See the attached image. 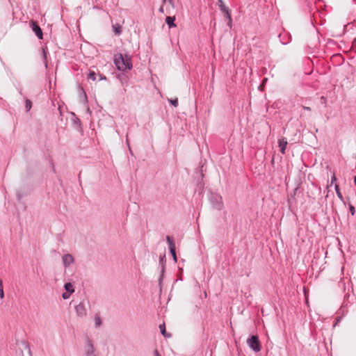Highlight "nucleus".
I'll return each instance as SVG.
<instances>
[{
    "mask_svg": "<svg viewBox=\"0 0 356 356\" xmlns=\"http://www.w3.org/2000/svg\"><path fill=\"white\" fill-rule=\"evenodd\" d=\"M114 63L120 71L130 70L132 68V61L130 56L118 54L115 56Z\"/></svg>",
    "mask_w": 356,
    "mask_h": 356,
    "instance_id": "f257e3e1",
    "label": "nucleus"
},
{
    "mask_svg": "<svg viewBox=\"0 0 356 356\" xmlns=\"http://www.w3.org/2000/svg\"><path fill=\"white\" fill-rule=\"evenodd\" d=\"M209 200L213 207L217 210H221L223 207L222 197L217 194L211 193L209 196Z\"/></svg>",
    "mask_w": 356,
    "mask_h": 356,
    "instance_id": "f03ea898",
    "label": "nucleus"
},
{
    "mask_svg": "<svg viewBox=\"0 0 356 356\" xmlns=\"http://www.w3.org/2000/svg\"><path fill=\"white\" fill-rule=\"evenodd\" d=\"M249 347L255 352H259L261 346L257 335H252L247 339Z\"/></svg>",
    "mask_w": 356,
    "mask_h": 356,
    "instance_id": "7ed1b4c3",
    "label": "nucleus"
},
{
    "mask_svg": "<svg viewBox=\"0 0 356 356\" xmlns=\"http://www.w3.org/2000/svg\"><path fill=\"white\" fill-rule=\"evenodd\" d=\"M86 345L84 347V355L85 356H97L95 353V348L92 341L86 337L85 339Z\"/></svg>",
    "mask_w": 356,
    "mask_h": 356,
    "instance_id": "20e7f679",
    "label": "nucleus"
},
{
    "mask_svg": "<svg viewBox=\"0 0 356 356\" xmlns=\"http://www.w3.org/2000/svg\"><path fill=\"white\" fill-rule=\"evenodd\" d=\"M219 8L220 11L224 14V17L226 19V20L228 21V26H231L232 17L228 7H227L223 2H221L219 3Z\"/></svg>",
    "mask_w": 356,
    "mask_h": 356,
    "instance_id": "39448f33",
    "label": "nucleus"
},
{
    "mask_svg": "<svg viewBox=\"0 0 356 356\" xmlns=\"http://www.w3.org/2000/svg\"><path fill=\"white\" fill-rule=\"evenodd\" d=\"M30 27L31 28L33 32L35 34V35L38 37V39L41 40L43 38V33L38 25V24L35 21H31L30 22Z\"/></svg>",
    "mask_w": 356,
    "mask_h": 356,
    "instance_id": "423d86ee",
    "label": "nucleus"
},
{
    "mask_svg": "<svg viewBox=\"0 0 356 356\" xmlns=\"http://www.w3.org/2000/svg\"><path fill=\"white\" fill-rule=\"evenodd\" d=\"M166 241L168 244L169 250H170V254H172L173 260L175 261V262H177V257L176 251H175V242H174L172 238L170 237V236H166Z\"/></svg>",
    "mask_w": 356,
    "mask_h": 356,
    "instance_id": "0eeeda50",
    "label": "nucleus"
},
{
    "mask_svg": "<svg viewBox=\"0 0 356 356\" xmlns=\"http://www.w3.org/2000/svg\"><path fill=\"white\" fill-rule=\"evenodd\" d=\"M75 311L77 316L79 317H83L87 315V310L83 302H81L79 305L75 306Z\"/></svg>",
    "mask_w": 356,
    "mask_h": 356,
    "instance_id": "6e6552de",
    "label": "nucleus"
},
{
    "mask_svg": "<svg viewBox=\"0 0 356 356\" xmlns=\"http://www.w3.org/2000/svg\"><path fill=\"white\" fill-rule=\"evenodd\" d=\"M63 264L65 268H67L74 264V259L70 254H65L62 257Z\"/></svg>",
    "mask_w": 356,
    "mask_h": 356,
    "instance_id": "1a4fd4ad",
    "label": "nucleus"
},
{
    "mask_svg": "<svg viewBox=\"0 0 356 356\" xmlns=\"http://www.w3.org/2000/svg\"><path fill=\"white\" fill-rule=\"evenodd\" d=\"M165 255L161 256L160 259H159V265L161 266V274L159 279V284H161L163 277V274L165 272Z\"/></svg>",
    "mask_w": 356,
    "mask_h": 356,
    "instance_id": "9d476101",
    "label": "nucleus"
},
{
    "mask_svg": "<svg viewBox=\"0 0 356 356\" xmlns=\"http://www.w3.org/2000/svg\"><path fill=\"white\" fill-rule=\"evenodd\" d=\"M278 144H279V147H280V152H282V154H284L286 145L288 144L286 138H282L279 139Z\"/></svg>",
    "mask_w": 356,
    "mask_h": 356,
    "instance_id": "9b49d317",
    "label": "nucleus"
},
{
    "mask_svg": "<svg viewBox=\"0 0 356 356\" xmlns=\"http://www.w3.org/2000/svg\"><path fill=\"white\" fill-rule=\"evenodd\" d=\"M280 41L282 44H287L291 41V35H288L286 33L279 34Z\"/></svg>",
    "mask_w": 356,
    "mask_h": 356,
    "instance_id": "f8f14e48",
    "label": "nucleus"
},
{
    "mask_svg": "<svg viewBox=\"0 0 356 356\" xmlns=\"http://www.w3.org/2000/svg\"><path fill=\"white\" fill-rule=\"evenodd\" d=\"M175 17L168 16L165 19V22L168 25L169 28L175 27Z\"/></svg>",
    "mask_w": 356,
    "mask_h": 356,
    "instance_id": "ddd939ff",
    "label": "nucleus"
},
{
    "mask_svg": "<svg viewBox=\"0 0 356 356\" xmlns=\"http://www.w3.org/2000/svg\"><path fill=\"white\" fill-rule=\"evenodd\" d=\"M64 289L66 291L69 292L70 293H73L74 292V289L72 283L67 282L64 284Z\"/></svg>",
    "mask_w": 356,
    "mask_h": 356,
    "instance_id": "4468645a",
    "label": "nucleus"
},
{
    "mask_svg": "<svg viewBox=\"0 0 356 356\" xmlns=\"http://www.w3.org/2000/svg\"><path fill=\"white\" fill-rule=\"evenodd\" d=\"M113 31L115 32V35H120L122 33V27L120 24H115L113 25Z\"/></svg>",
    "mask_w": 356,
    "mask_h": 356,
    "instance_id": "2eb2a0df",
    "label": "nucleus"
},
{
    "mask_svg": "<svg viewBox=\"0 0 356 356\" xmlns=\"http://www.w3.org/2000/svg\"><path fill=\"white\" fill-rule=\"evenodd\" d=\"M94 320H95V327H99L102 325V319L98 314H96L95 316Z\"/></svg>",
    "mask_w": 356,
    "mask_h": 356,
    "instance_id": "dca6fc26",
    "label": "nucleus"
},
{
    "mask_svg": "<svg viewBox=\"0 0 356 356\" xmlns=\"http://www.w3.org/2000/svg\"><path fill=\"white\" fill-rule=\"evenodd\" d=\"M159 329L161 331V333L165 337H170V334H167L165 330V324H162L159 325Z\"/></svg>",
    "mask_w": 356,
    "mask_h": 356,
    "instance_id": "f3484780",
    "label": "nucleus"
},
{
    "mask_svg": "<svg viewBox=\"0 0 356 356\" xmlns=\"http://www.w3.org/2000/svg\"><path fill=\"white\" fill-rule=\"evenodd\" d=\"M25 108L26 112L29 111L32 108V102L29 99H26L25 100Z\"/></svg>",
    "mask_w": 356,
    "mask_h": 356,
    "instance_id": "a211bd4d",
    "label": "nucleus"
},
{
    "mask_svg": "<svg viewBox=\"0 0 356 356\" xmlns=\"http://www.w3.org/2000/svg\"><path fill=\"white\" fill-rule=\"evenodd\" d=\"M42 56L45 68L48 67V63L47 60V51L45 48H42Z\"/></svg>",
    "mask_w": 356,
    "mask_h": 356,
    "instance_id": "6ab92c4d",
    "label": "nucleus"
},
{
    "mask_svg": "<svg viewBox=\"0 0 356 356\" xmlns=\"http://www.w3.org/2000/svg\"><path fill=\"white\" fill-rule=\"evenodd\" d=\"M334 189H335V191H336V193L337 195V197L341 200H343V195L340 192V189H339V186L338 184H335L334 186Z\"/></svg>",
    "mask_w": 356,
    "mask_h": 356,
    "instance_id": "aec40b11",
    "label": "nucleus"
},
{
    "mask_svg": "<svg viewBox=\"0 0 356 356\" xmlns=\"http://www.w3.org/2000/svg\"><path fill=\"white\" fill-rule=\"evenodd\" d=\"M347 304H345L343 303L341 306V307L339 309V314H342V315H344L345 314H346L348 312V309H347Z\"/></svg>",
    "mask_w": 356,
    "mask_h": 356,
    "instance_id": "412c9836",
    "label": "nucleus"
},
{
    "mask_svg": "<svg viewBox=\"0 0 356 356\" xmlns=\"http://www.w3.org/2000/svg\"><path fill=\"white\" fill-rule=\"evenodd\" d=\"M0 298L2 299L4 298V292H3V282L2 280L0 279Z\"/></svg>",
    "mask_w": 356,
    "mask_h": 356,
    "instance_id": "4be33fe9",
    "label": "nucleus"
},
{
    "mask_svg": "<svg viewBox=\"0 0 356 356\" xmlns=\"http://www.w3.org/2000/svg\"><path fill=\"white\" fill-rule=\"evenodd\" d=\"M88 78L92 79V81L96 80V74L95 72H90L88 74Z\"/></svg>",
    "mask_w": 356,
    "mask_h": 356,
    "instance_id": "5701e85b",
    "label": "nucleus"
},
{
    "mask_svg": "<svg viewBox=\"0 0 356 356\" xmlns=\"http://www.w3.org/2000/svg\"><path fill=\"white\" fill-rule=\"evenodd\" d=\"M169 102L175 107H177L178 106V99L177 98L174 99H170Z\"/></svg>",
    "mask_w": 356,
    "mask_h": 356,
    "instance_id": "b1692460",
    "label": "nucleus"
},
{
    "mask_svg": "<svg viewBox=\"0 0 356 356\" xmlns=\"http://www.w3.org/2000/svg\"><path fill=\"white\" fill-rule=\"evenodd\" d=\"M71 294H72V293H70L69 292L65 291V293H63L62 294V298H63L64 300H67V299H68V298L70 297Z\"/></svg>",
    "mask_w": 356,
    "mask_h": 356,
    "instance_id": "393cba45",
    "label": "nucleus"
},
{
    "mask_svg": "<svg viewBox=\"0 0 356 356\" xmlns=\"http://www.w3.org/2000/svg\"><path fill=\"white\" fill-rule=\"evenodd\" d=\"M73 115H75L74 114ZM73 122L74 124H78L79 126H80L81 124L80 120L76 116H74V118H73Z\"/></svg>",
    "mask_w": 356,
    "mask_h": 356,
    "instance_id": "a878e982",
    "label": "nucleus"
},
{
    "mask_svg": "<svg viewBox=\"0 0 356 356\" xmlns=\"http://www.w3.org/2000/svg\"><path fill=\"white\" fill-rule=\"evenodd\" d=\"M163 3H168L172 8H174V1L173 0H163Z\"/></svg>",
    "mask_w": 356,
    "mask_h": 356,
    "instance_id": "bb28decb",
    "label": "nucleus"
},
{
    "mask_svg": "<svg viewBox=\"0 0 356 356\" xmlns=\"http://www.w3.org/2000/svg\"><path fill=\"white\" fill-rule=\"evenodd\" d=\"M349 209H350V212L351 213V214L353 216L355 215V207L353 205L350 204Z\"/></svg>",
    "mask_w": 356,
    "mask_h": 356,
    "instance_id": "cd10ccee",
    "label": "nucleus"
},
{
    "mask_svg": "<svg viewBox=\"0 0 356 356\" xmlns=\"http://www.w3.org/2000/svg\"><path fill=\"white\" fill-rule=\"evenodd\" d=\"M154 356H161V354L159 353L158 350H154L153 353Z\"/></svg>",
    "mask_w": 356,
    "mask_h": 356,
    "instance_id": "c85d7f7f",
    "label": "nucleus"
},
{
    "mask_svg": "<svg viewBox=\"0 0 356 356\" xmlns=\"http://www.w3.org/2000/svg\"><path fill=\"white\" fill-rule=\"evenodd\" d=\"M352 48L356 49V38L354 39L353 43H352Z\"/></svg>",
    "mask_w": 356,
    "mask_h": 356,
    "instance_id": "c756f323",
    "label": "nucleus"
},
{
    "mask_svg": "<svg viewBox=\"0 0 356 356\" xmlns=\"http://www.w3.org/2000/svg\"><path fill=\"white\" fill-rule=\"evenodd\" d=\"M336 181H337V178H336L335 175H333V176L331 178V184H332Z\"/></svg>",
    "mask_w": 356,
    "mask_h": 356,
    "instance_id": "7c9ffc66",
    "label": "nucleus"
},
{
    "mask_svg": "<svg viewBox=\"0 0 356 356\" xmlns=\"http://www.w3.org/2000/svg\"><path fill=\"white\" fill-rule=\"evenodd\" d=\"M302 108L305 111H310L312 109L309 106H302Z\"/></svg>",
    "mask_w": 356,
    "mask_h": 356,
    "instance_id": "2f4dec72",
    "label": "nucleus"
},
{
    "mask_svg": "<svg viewBox=\"0 0 356 356\" xmlns=\"http://www.w3.org/2000/svg\"><path fill=\"white\" fill-rule=\"evenodd\" d=\"M159 12H160V13H164V10H163V5H162V6L160 7V8H159Z\"/></svg>",
    "mask_w": 356,
    "mask_h": 356,
    "instance_id": "473e14b6",
    "label": "nucleus"
},
{
    "mask_svg": "<svg viewBox=\"0 0 356 356\" xmlns=\"http://www.w3.org/2000/svg\"><path fill=\"white\" fill-rule=\"evenodd\" d=\"M341 317H339L337 319L336 323H334V326L337 325V324L341 321Z\"/></svg>",
    "mask_w": 356,
    "mask_h": 356,
    "instance_id": "72a5a7b5",
    "label": "nucleus"
},
{
    "mask_svg": "<svg viewBox=\"0 0 356 356\" xmlns=\"http://www.w3.org/2000/svg\"><path fill=\"white\" fill-rule=\"evenodd\" d=\"M321 102H322V103H325V102H326V99H325L323 96V97H321Z\"/></svg>",
    "mask_w": 356,
    "mask_h": 356,
    "instance_id": "f704fd0d",
    "label": "nucleus"
},
{
    "mask_svg": "<svg viewBox=\"0 0 356 356\" xmlns=\"http://www.w3.org/2000/svg\"><path fill=\"white\" fill-rule=\"evenodd\" d=\"M203 176H204V175H203V173H202V170H201V171H200V177L202 178V177H203Z\"/></svg>",
    "mask_w": 356,
    "mask_h": 356,
    "instance_id": "c9c22d12",
    "label": "nucleus"
},
{
    "mask_svg": "<svg viewBox=\"0 0 356 356\" xmlns=\"http://www.w3.org/2000/svg\"><path fill=\"white\" fill-rule=\"evenodd\" d=\"M349 297H350V295H346V296H345V298H346V299H348V298H349Z\"/></svg>",
    "mask_w": 356,
    "mask_h": 356,
    "instance_id": "e433bc0d",
    "label": "nucleus"
},
{
    "mask_svg": "<svg viewBox=\"0 0 356 356\" xmlns=\"http://www.w3.org/2000/svg\"><path fill=\"white\" fill-rule=\"evenodd\" d=\"M354 182H355V186H356V175H355V177H354Z\"/></svg>",
    "mask_w": 356,
    "mask_h": 356,
    "instance_id": "4c0bfd02",
    "label": "nucleus"
},
{
    "mask_svg": "<svg viewBox=\"0 0 356 356\" xmlns=\"http://www.w3.org/2000/svg\"><path fill=\"white\" fill-rule=\"evenodd\" d=\"M82 90H83V92L85 97H86V93L84 92V90L83 89H82Z\"/></svg>",
    "mask_w": 356,
    "mask_h": 356,
    "instance_id": "58836bf2",
    "label": "nucleus"
},
{
    "mask_svg": "<svg viewBox=\"0 0 356 356\" xmlns=\"http://www.w3.org/2000/svg\"><path fill=\"white\" fill-rule=\"evenodd\" d=\"M219 3L222 2V0H218Z\"/></svg>",
    "mask_w": 356,
    "mask_h": 356,
    "instance_id": "ea45409f",
    "label": "nucleus"
},
{
    "mask_svg": "<svg viewBox=\"0 0 356 356\" xmlns=\"http://www.w3.org/2000/svg\"><path fill=\"white\" fill-rule=\"evenodd\" d=\"M105 79L106 77L105 76L104 77H101V79Z\"/></svg>",
    "mask_w": 356,
    "mask_h": 356,
    "instance_id": "a19ab883",
    "label": "nucleus"
},
{
    "mask_svg": "<svg viewBox=\"0 0 356 356\" xmlns=\"http://www.w3.org/2000/svg\"><path fill=\"white\" fill-rule=\"evenodd\" d=\"M127 143L129 145V140H128V139H127Z\"/></svg>",
    "mask_w": 356,
    "mask_h": 356,
    "instance_id": "79ce46f5",
    "label": "nucleus"
}]
</instances>
